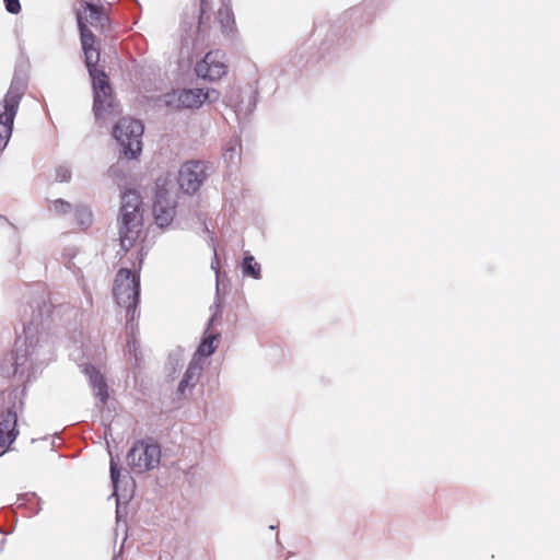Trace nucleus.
Masks as SVG:
<instances>
[{
	"label": "nucleus",
	"mask_w": 560,
	"mask_h": 560,
	"mask_svg": "<svg viewBox=\"0 0 560 560\" xmlns=\"http://www.w3.org/2000/svg\"><path fill=\"white\" fill-rule=\"evenodd\" d=\"M81 368L84 375L88 376L90 386L95 396L100 399L101 404L104 405L108 399V387L104 376L92 364H83Z\"/></svg>",
	"instance_id": "nucleus-13"
},
{
	"label": "nucleus",
	"mask_w": 560,
	"mask_h": 560,
	"mask_svg": "<svg viewBox=\"0 0 560 560\" xmlns=\"http://www.w3.org/2000/svg\"><path fill=\"white\" fill-rule=\"evenodd\" d=\"M30 308L31 318L24 322L14 349L0 362L3 377L18 376L30 381L54 359V341L46 330L52 305L42 295L33 301Z\"/></svg>",
	"instance_id": "nucleus-1"
},
{
	"label": "nucleus",
	"mask_w": 560,
	"mask_h": 560,
	"mask_svg": "<svg viewBox=\"0 0 560 560\" xmlns=\"http://www.w3.org/2000/svg\"><path fill=\"white\" fill-rule=\"evenodd\" d=\"M202 366L200 365L198 359L194 358L178 384L177 395L179 397H186L187 390H191L199 381L200 372Z\"/></svg>",
	"instance_id": "nucleus-14"
},
{
	"label": "nucleus",
	"mask_w": 560,
	"mask_h": 560,
	"mask_svg": "<svg viewBox=\"0 0 560 560\" xmlns=\"http://www.w3.org/2000/svg\"><path fill=\"white\" fill-rule=\"evenodd\" d=\"M26 80L23 77L15 74L3 97V110H0V151L5 149L11 138L13 122L19 110L21 100L26 91Z\"/></svg>",
	"instance_id": "nucleus-6"
},
{
	"label": "nucleus",
	"mask_w": 560,
	"mask_h": 560,
	"mask_svg": "<svg viewBox=\"0 0 560 560\" xmlns=\"http://www.w3.org/2000/svg\"><path fill=\"white\" fill-rule=\"evenodd\" d=\"M5 9L11 14H18L21 11L20 0H3Z\"/></svg>",
	"instance_id": "nucleus-24"
},
{
	"label": "nucleus",
	"mask_w": 560,
	"mask_h": 560,
	"mask_svg": "<svg viewBox=\"0 0 560 560\" xmlns=\"http://www.w3.org/2000/svg\"><path fill=\"white\" fill-rule=\"evenodd\" d=\"M52 209L57 214L69 213L72 209L71 203L63 199H57L52 203Z\"/></svg>",
	"instance_id": "nucleus-20"
},
{
	"label": "nucleus",
	"mask_w": 560,
	"mask_h": 560,
	"mask_svg": "<svg viewBox=\"0 0 560 560\" xmlns=\"http://www.w3.org/2000/svg\"><path fill=\"white\" fill-rule=\"evenodd\" d=\"M211 10L208 0H200V24L203 23L205 19H208V12Z\"/></svg>",
	"instance_id": "nucleus-25"
},
{
	"label": "nucleus",
	"mask_w": 560,
	"mask_h": 560,
	"mask_svg": "<svg viewBox=\"0 0 560 560\" xmlns=\"http://www.w3.org/2000/svg\"><path fill=\"white\" fill-rule=\"evenodd\" d=\"M142 199L135 189H127L121 196L118 217V234L120 248L126 254L140 236L142 229Z\"/></svg>",
	"instance_id": "nucleus-3"
},
{
	"label": "nucleus",
	"mask_w": 560,
	"mask_h": 560,
	"mask_svg": "<svg viewBox=\"0 0 560 560\" xmlns=\"http://www.w3.org/2000/svg\"><path fill=\"white\" fill-rule=\"evenodd\" d=\"M82 8L78 9L77 13L80 11L82 14L83 23L86 25L89 23L92 27L104 32L107 30L109 24V19L102 8L95 5L93 0H82Z\"/></svg>",
	"instance_id": "nucleus-12"
},
{
	"label": "nucleus",
	"mask_w": 560,
	"mask_h": 560,
	"mask_svg": "<svg viewBox=\"0 0 560 560\" xmlns=\"http://www.w3.org/2000/svg\"><path fill=\"white\" fill-rule=\"evenodd\" d=\"M113 295L116 303L126 308L127 319L133 320L140 296L139 272L120 268L114 280Z\"/></svg>",
	"instance_id": "nucleus-5"
},
{
	"label": "nucleus",
	"mask_w": 560,
	"mask_h": 560,
	"mask_svg": "<svg viewBox=\"0 0 560 560\" xmlns=\"http://www.w3.org/2000/svg\"><path fill=\"white\" fill-rule=\"evenodd\" d=\"M127 464L136 474L152 470L160 464L161 450L158 444L136 442L127 453Z\"/></svg>",
	"instance_id": "nucleus-8"
},
{
	"label": "nucleus",
	"mask_w": 560,
	"mask_h": 560,
	"mask_svg": "<svg viewBox=\"0 0 560 560\" xmlns=\"http://www.w3.org/2000/svg\"><path fill=\"white\" fill-rule=\"evenodd\" d=\"M143 130L142 122L130 117H125L115 125L113 136L126 158L136 159L141 153Z\"/></svg>",
	"instance_id": "nucleus-7"
},
{
	"label": "nucleus",
	"mask_w": 560,
	"mask_h": 560,
	"mask_svg": "<svg viewBox=\"0 0 560 560\" xmlns=\"http://www.w3.org/2000/svg\"><path fill=\"white\" fill-rule=\"evenodd\" d=\"M223 156L225 161L228 162H234L235 158L238 156V150H237V143L234 142L233 144L229 143L226 148L224 149Z\"/></svg>",
	"instance_id": "nucleus-21"
},
{
	"label": "nucleus",
	"mask_w": 560,
	"mask_h": 560,
	"mask_svg": "<svg viewBox=\"0 0 560 560\" xmlns=\"http://www.w3.org/2000/svg\"><path fill=\"white\" fill-rule=\"evenodd\" d=\"M224 57V52L219 49L206 54L203 59L197 62L195 67L197 75L209 81L221 79L228 70Z\"/></svg>",
	"instance_id": "nucleus-11"
},
{
	"label": "nucleus",
	"mask_w": 560,
	"mask_h": 560,
	"mask_svg": "<svg viewBox=\"0 0 560 560\" xmlns=\"http://www.w3.org/2000/svg\"><path fill=\"white\" fill-rule=\"evenodd\" d=\"M71 178V172L67 166H59L56 170V180L63 183Z\"/></svg>",
	"instance_id": "nucleus-23"
},
{
	"label": "nucleus",
	"mask_w": 560,
	"mask_h": 560,
	"mask_svg": "<svg viewBox=\"0 0 560 560\" xmlns=\"http://www.w3.org/2000/svg\"><path fill=\"white\" fill-rule=\"evenodd\" d=\"M74 215H75V220H77L78 225L82 230H86L88 228L91 226L92 221H93V214H92L91 210L88 207H85V206H78L75 208Z\"/></svg>",
	"instance_id": "nucleus-16"
},
{
	"label": "nucleus",
	"mask_w": 560,
	"mask_h": 560,
	"mask_svg": "<svg viewBox=\"0 0 560 560\" xmlns=\"http://www.w3.org/2000/svg\"><path fill=\"white\" fill-rule=\"evenodd\" d=\"M217 336L218 335H211L205 338L199 345L194 358L198 359L197 357L211 355L215 351V346L213 345V342L217 339Z\"/></svg>",
	"instance_id": "nucleus-18"
},
{
	"label": "nucleus",
	"mask_w": 560,
	"mask_h": 560,
	"mask_svg": "<svg viewBox=\"0 0 560 560\" xmlns=\"http://www.w3.org/2000/svg\"><path fill=\"white\" fill-rule=\"evenodd\" d=\"M218 97L215 91L203 92L201 89H183L163 95V103L175 109L199 108L205 101Z\"/></svg>",
	"instance_id": "nucleus-9"
},
{
	"label": "nucleus",
	"mask_w": 560,
	"mask_h": 560,
	"mask_svg": "<svg viewBox=\"0 0 560 560\" xmlns=\"http://www.w3.org/2000/svg\"><path fill=\"white\" fill-rule=\"evenodd\" d=\"M218 14L219 21L224 28H229L233 24V13L229 5L222 3L221 8L218 11Z\"/></svg>",
	"instance_id": "nucleus-19"
},
{
	"label": "nucleus",
	"mask_w": 560,
	"mask_h": 560,
	"mask_svg": "<svg viewBox=\"0 0 560 560\" xmlns=\"http://www.w3.org/2000/svg\"><path fill=\"white\" fill-rule=\"evenodd\" d=\"M119 476H120V472H119V469H118V465L115 462V459L112 457L110 458V480H112V483H113V487H114L115 491L117 490V486H118V481H119Z\"/></svg>",
	"instance_id": "nucleus-22"
},
{
	"label": "nucleus",
	"mask_w": 560,
	"mask_h": 560,
	"mask_svg": "<svg viewBox=\"0 0 560 560\" xmlns=\"http://www.w3.org/2000/svg\"><path fill=\"white\" fill-rule=\"evenodd\" d=\"M243 273L254 279H260V265L255 261L253 256H246L242 264Z\"/></svg>",
	"instance_id": "nucleus-17"
},
{
	"label": "nucleus",
	"mask_w": 560,
	"mask_h": 560,
	"mask_svg": "<svg viewBox=\"0 0 560 560\" xmlns=\"http://www.w3.org/2000/svg\"><path fill=\"white\" fill-rule=\"evenodd\" d=\"M23 401L21 393L15 389L1 393L0 405V456L15 441L18 431V411L22 409Z\"/></svg>",
	"instance_id": "nucleus-4"
},
{
	"label": "nucleus",
	"mask_w": 560,
	"mask_h": 560,
	"mask_svg": "<svg viewBox=\"0 0 560 560\" xmlns=\"http://www.w3.org/2000/svg\"><path fill=\"white\" fill-rule=\"evenodd\" d=\"M206 177L207 165L201 161H189L179 170L178 184L186 194H194L200 188Z\"/></svg>",
	"instance_id": "nucleus-10"
},
{
	"label": "nucleus",
	"mask_w": 560,
	"mask_h": 560,
	"mask_svg": "<svg viewBox=\"0 0 560 560\" xmlns=\"http://www.w3.org/2000/svg\"><path fill=\"white\" fill-rule=\"evenodd\" d=\"M81 45L85 57V65L93 86V110L96 120L105 119L107 114L114 112V96L106 73L97 68L100 51L95 47V36L83 23L82 14H77Z\"/></svg>",
	"instance_id": "nucleus-2"
},
{
	"label": "nucleus",
	"mask_w": 560,
	"mask_h": 560,
	"mask_svg": "<svg viewBox=\"0 0 560 560\" xmlns=\"http://www.w3.org/2000/svg\"><path fill=\"white\" fill-rule=\"evenodd\" d=\"M154 220L158 226H168L175 215V208L162 196H158L153 205Z\"/></svg>",
	"instance_id": "nucleus-15"
}]
</instances>
